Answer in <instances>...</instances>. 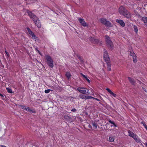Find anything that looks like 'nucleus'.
Returning <instances> with one entry per match:
<instances>
[{
    "mask_svg": "<svg viewBox=\"0 0 147 147\" xmlns=\"http://www.w3.org/2000/svg\"><path fill=\"white\" fill-rule=\"evenodd\" d=\"M106 26L108 27H111L112 26L111 24V23L108 21H107L105 24Z\"/></svg>",
    "mask_w": 147,
    "mask_h": 147,
    "instance_id": "nucleus-17",
    "label": "nucleus"
},
{
    "mask_svg": "<svg viewBox=\"0 0 147 147\" xmlns=\"http://www.w3.org/2000/svg\"><path fill=\"white\" fill-rule=\"evenodd\" d=\"M133 60L134 62H136L137 61V58L136 55L133 57Z\"/></svg>",
    "mask_w": 147,
    "mask_h": 147,
    "instance_id": "nucleus-26",
    "label": "nucleus"
},
{
    "mask_svg": "<svg viewBox=\"0 0 147 147\" xmlns=\"http://www.w3.org/2000/svg\"><path fill=\"white\" fill-rule=\"evenodd\" d=\"M93 98L94 100H97L98 101V99L96 98H94L93 97Z\"/></svg>",
    "mask_w": 147,
    "mask_h": 147,
    "instance_id": "nucleus-36",
    "label": "nucleus"
},
{
    "mask_svg": "<svg viewBox=\"0 0 147 147\" xmlns=\"http://www.w3.org/2000/svg\"><path fill=\"white\" fill-rule=\"evenodd\" d=\"M66 76L67 78L69 79L71 76V74L69 72H67L66 73Z\"/></svg>",
    "mask_w": 147,
    "mask_h": 147,
    "instance_id": "nucleus-22",
    "label": "nucleus"
},
{
    "mask_svg": "<svg viewBox=\"0 0 147 147\" xmlns=\"http://www.w3.org/2000/svg\"><path fill=\"white\" fill-rule=\"evenodd\" d=\"M36 52H38L40 55H41L42 56V55L40 53V52L37 49H36Z\"/></svg>",
    "mask_w": 147,
    "mask_h": 147,
    "instance_id": "nucleus-33",
    "label": "nucleus"
},
{
    "mask_svg": "<svg viewBox=\"0 0 147 147\" xmlns=\"http://www.w3.org/2000/svg\"><path fill=\"white\" fill-rule=\"evenodd\" d=\"M90 40L92 42L96 43H97L98 41V40L95 39L93 37H91L90 38Z\"/></svg>",
    "mask_w": 147,
    "mask_h": 147,
    "instance_id": "nucleus-14",
    "label": "nucleus"
},
{
    "mask_svg": "<svg viewBox=\"0 0 147 147\" xmlns=\"http://www.w3.org/2000/svg\"><path fill=\"white\" fill-rule=\"evenodd\" d=\"M71 111L73 112H76V110L75 109H73L72 110H71Z\"/></svg>",
    "mask_w": 147,
    "mask_h": 147,
    "instance_id": "nucleus-34",
    "label": "nucleus"
},
{
    "mask_svg": "<svg viewBox=\"0 0 147 147\" xmlns=\"http://www.w3.org/2000/svg\"><path fill=\"white\" fill-rule=\"evenodd\" d=\"M105 40L108 47L110 50H112L113 48V45L109 36L106 35L105 36Z\"/></svg>",
    "mask_w": 147,
    "mask_h": 147,
    "instance_id": "nucleus-3",
    "label": "nucleus"
},
{
    "mask_svg": "<svg viewBox=\"0 0 147 147\" xmlns=\"http://www.w3.org/2000/svg\"><path fill=\"white\" fill-rule=\"evenodd\" d=\"M100 21L102 23L105 24L106 23L107 20H106L104 18H102L100 19Z\"/></svg>",
    "mask_w": 147,
    "mask_h": 147,
    "instance_id": "nucleus-15",
    "label": "nucleus"
},
{
    "mask_svg": "<svg viewBox=\"0 0 147 147\" xmlns=\"http://www.w3.org/2000/svg\"><path fill=\"white\" fill-rule=\"evenodd\" d=\"M81 74L82 77L84 78L89 83H90V81L88 77L82 74Z\"/></svg>",
    "mask_w": 147,
    "mask_h": 147,
    "instance_id": "nucleus-16",
    "label": "nucleus"
},
{
    "mask_svg": "<svg viewBox=\"0 0 147 147\" xmlns=\"http://www.w3.org/2000/svg\"><path fill=\"white\" fill-rule=\"evenodd\" d=\"M107 63V67L108 68V69L110 71L111 70V65L110 63V61L109 62H106Z\"/></svg>",
    "mask_w": 147,
    "mask_h": 147,
    "instance_id": "nucleus-20",
    "label": "nucleus"
},
{
    "mask_svg": "<svg viewBox=\"0 0 147 147\" xmlns=\"http://www.w3.org/2000/svg\"><path fill=\"white\" fill-rule=\"evenodd\" d=\"M79 97L81 98L86 99V96L82 94H80L79 95Z\"/></svg>",
    "mask_w": 147,
    "mask_h": 147,
    "instance_id": "nucleus-23",
    "label": "nucleus"
},
{
    "mask_svg": "<svg viewBox=\"0 0 147 147\" xmlns=\"http://www.w3.org/2000/svg\"><path fill=\"white\" fill-rule=\"evenodd\" d=\"M27 30L28 32L31 36L32 38L34 39L35 41H36L37 39V38L35 35L34 34L33 32L31 31L30 29L29 28H27Z\"/></svg>",
    "mask_w": 147,
    "mask_h": 147,
    "instance_id": "nucleus-8",
    "label": "nucleus"
},
{
    "mask_svg": "<svg viewBox=\"0 0 147 147\" xmlns=\"http://www.w3.org/2000/svg\"><path fill=\"white\" fill-rule=\"evenodd\" d=\"M128 133L129 134V136L133 138H134V137L136 136L133 132H131L130 131H128Z\"/></svg>",
    "mask_w": 147,
    "mask_h": 147,
    "instance_id": "nucleus-12",
    "label": "nucleus"
},
{
    "mask_svg": "<svg viewBox=\"0 0 147 147\" xmlns=\"http://www.w3.org/2000/svg\"><path fill=\"white\" fill-rule=\"evenodd\" d=\"M6 89L8 92L9 93H12V90L11 88H6Z\"/></svg>",
    "mask_w": 147,
    "mask_h": 147,
    "instance_id": "nucleus-24",
    "label": "nucleus"
},
{
    "mask_svg": "<svg viewBox=\"0 0 147 147\" xmlns=\"http://www.w3.org/2000/svg\"><path fill=\"white\" fill-rule=\"evenodd\" d=\"M27 12L30 18L32 19L37 27L39 28L41 27V24L37 18L30 11H27Z\"/></svg>",
    "mask_w": 147,
    "mask_h": 147,
    "instance_id": "nucleus-1",
    "label": "nucleus"
},
{
    "mask_svg": "<svg viewBox=\"0 0 147 147\" xmlns=\"http://www.w3.org/2000/svg\"><path fill=\"white\" fill-rule=\"evenodd\" d=\"M146 146L147 147V143H146Z\"/></svg>",
    "mask_w": 147,
    "mask_h": 147,
    "instance_id": "nucleus-39",
    "label": "nucleus"
},
{
    "mask_svg": "<svg viewBox=\"0 0 147 147\" xmlns=\"http://www.w3.org/2000/svg\"><path fill=\"white\" fill-rule=\"evenodd\" d=\"M92 126L94 128H96L97 127L96 124L94 123H92Z\"/></svg>",
    "mask_w": 147,
    "mask_h": 147,
    "instance_id": "nucleus-31",
    "label": "nucleus"
},
{
    "mask_svg": "<svg viewBox=\"0 0 147 147\" xmlns=\"http://www.w3.org/2000/svg\"><path fill=\"white\" fill-rule=\"evenodd\" d=\"M128 80L129 81V82L131 83L132 84H134V79L131 78L129 77H128Z\"/></svg>",
    "mask_w": 147,
    "mask_h": 147,
    "instance_id": "nucleus-21",
    "label": "nucleus"
},
{
    "mask_svg": "<svg viewBox=\"0 0 147 147\" xmlns=\"http://www.w3.org/2000/svg\"><path fill=\"white\" fill-rule=\"evenodd\" d=\"M134 31L136 33H137L138 31V28L136 26H134Z\"/></svg>",
    "mask_w": 147,
    "mask_h": 147,
    "instance_id": "nucleus-25",
    "label": "nucleus"
},
{
    "mask_svg": "<svg viewBox=\"0 0 147 147\" xmlns=\"http://www.w3.org/2000/svg\"><path fill=\"white\" fill-rule=\"evenodd\" d=\"M109 122L111 123V124H112L113 125H114V126H115V127H116L117 126L115 124V123H114L113 121H112L111 120H109Z\"/></svg>",
    "mask_w": 147,
    "mask_h": 147,
    "instance_id": "nucleus-30",
    "label": "nucleus"
},
{
    "mask_svg": "<svg viewBox=\"0 0 147 147\" xmlns=\"http://www.w3.org/2000/svg\"><path fill=\"white\" fill-rule=\"evenodd\" d=\"M143 90L145 91L146 92H147V90H145V89H143Z\"/></svg>",
    "mask_w": 147,
    "mask_h": 147,
    "instance_id": "nucleus-38",
    "label": "nucleus"
},
{
    "mask_svg": "<svg viewBox=\"0 0 147 147\" xmlns=\"http://www.w3.org/2000/svg\"><path fill=\"white\" fill-rule=\"evenodd\" d=\"M45 58L47 60L48 64L51 67L53 68L54 66L53 61L51 57L49 55H47L45 56Z\"/></svg>",
    "mask_w": 147,
    "mask_h": 147,
    "instance_id": "nucleus-4",
    "label": "nucleus"
},
{
    "mask_svg": "<svg viewBox=\"0 0 147 147\" xmlns=\"http://www.w3.org/2000/svg\"><path fill=\"white\" fill-rule=\"evenodd\" d=\"M103 58L106 62H108L110 61V59L109 56L108 52L105 49L104 50Z\"/></svg>",
    "mask_w": 147,
    "mask_h": 147,
    "instance_id": "nucleus-6",
    "label": "nucleus"
},
{
    "mask_svg": "<svg viewBox=\"0 0 147 147\" xmlns=\"http://www.w3.org/2000/svg\"><path fill=\"white\" fill-rule=\"evenodd\" d=\"M5 52L6 53V54H7V52L6 51H5Z\"/></svg>",
    "mask_w": 147,
    "mask_h": 147,
    "instance_id": "nucleus-41",
    "label": "nucleus"
},
{
    "mask_svg": "<svg viewBox=\"0 0 147 147\" xmlns=\"http://www.w3.org/2000/svg\"><path fill=\"white\" fill-rule=\"evenodd\" d=\"M77 90L83 94H90L89 90L85 88L79 87L77 88Z\"/></svg>",
    "mask_w": 147,
    "mask_h": 147,
    "instance_id": "nucleus-5",
    "label": "nucleus"
},
{
    "mask_svg": "<svg viewBox=\"0 0 147 147\" xmlns=\"http://www.w3.org/2000/svg\"><path fill=\"white\" fill-rule=\"evenodd\" d=\"M129 55L132 57H133L135 55H136L135 53H134V52L132 50H131L130 51H129Z\"/></svg>",
    "mask_w": 147,
    "mask_h": 147,
    "instance_id": "nucleus-18",
    "label": "nucleus"
},
{
    "mask_svg": "<svg viewBox=\"0 0 147 147\" xmlns=\"http://www.w3.org/2000/svg\"><path fill=\"white\" fill-rule=\"evenodd\" d=\"M93 98V97L91 96H86V99H88Z\"/></svg>",
    "mask_w": 147,
    "mask_h": 147,
    "instance_id": "nucleus-29",
    "label": "nucleus"
},
{
    "mask_svg": "<svg viewBox=\"0 0 147 147\" xmlns=\"http://www.w3.org/2000/svg\"><path fill=\"white\" fill-rule=\"evenodd\" d=\"M141 123L142 124L143 126H144V127L147 130V126L145 124L144 122H141Z\"/></svg>",
    "mask_w": 147,
    "mask_h": 147,
    "instance_id": "nucleus-28",
    "label": "nucleus"
},
{
    "mask_svg": "<svg viewBox=\"0 0 147 147\" xmlns=\"http://www.w3.org/2000/svg\"><path fill=\"white\" fill-rule=\"evenodd\" d=\"M0 96H3V95H2L1 94H0Z\"/></svg>",
    "mask_w": 147,
    "mask_h": 147,
    "instance_id": "nucleus-40",
    "label": "nucleus"
},
{
    "mask_svg": "<svg viewBox=\"0 0 147 147\" xmlns=\"http://www.w3.org/2000/svg\"><path fill=\"white\" fill-rule=\"evenodd\" d=\"M119 11L121 14L127 18H130L131 17V14L123 6H121L119 8Z\"/></svg>",
    "mask_w": 147,
    "mask_h": 147,
    "instance_id": "nucleus-2",
    "label": "nucleus"
},
{
    "mask_svg": "<svg viewBox=\"0 0 147 147\" xmlns=\"http://www.w3.org/2000/svg\"><path fill=\"white\" fill-rule=\"evenodd\" d=\"M106 90L111 94V96H113L114 97H115L116 96V95L113 93L110 89L107 88H106Z\"/></svg>",
    "mask_w": 147,
    "mask_h": 147,
    "instance_id": "nucleus-11",
    "label": "nucleus"
},
{
    "mask_svg": "<svg viewBox=\"0 0 147 147\" xmlns=\"http://www.w3.org/2000/svg\"><path fill=\"white\" fill-rule=\"evenodd\" d=\"M131 50H132L131 48H130L129 49L128 51L129 50V51H131Z\"/></svg>",
    "mask_w": 147,
    "mask_h": 147,
    "instance_id": "nucleus-37",
    "label": "nucleus"
},
{
    "mask_svg": "<svg viewBox=\"0 0 147 147\" xmlns=\"http://www.w3.org/2000/svg\"><path fill=\"white\" fill-rule=\"evenodd\" d=\"M51 90L50 89L47 90H45V92L46 93H48L50 92Z\"/></svg>",
    "mask_w": 147,
    "mask_h": 147,
    "instance_id": "nucleus-32",
    "label": "nucleus"
},
{
    "mask_svg": "<svg viewBox=\"0 0 147 147\" xmlns=\"http://www.w3.org/2000/svg\"><path fill=\"white\" fill-rule=\"evenodd\" d=\"M79 22L84 26H87V24L85 22L84 20L82 18H79L78 19Z\"/></svg>",
    "mask_w": 147,
    "mask_h": 147,
    "instance_id": "nucleus-9",
    "label": "nucleus"
},
{
    "mask_svg": "<svg viewBox=\"0 0 147 147\" xmlns=\"http://www.w3.org/2000/svg\"><path fill=\"white\" fill-rule=\"evenodd\" d=\"M141 20L144 23H147V18L146 17H143L142 18Z\"/></svg>",
    "mask_w": 147,
    "mask_h": 147,
    "instance_id": "nucleus-19",
    "label": "nucleus"
},
{
    "mask_svg": "<svg viewBox=\"0 0 147 147\" xmlns=\"http://www.w3.org/2000/svg\"><path fill=\"white\" fill-rule=\"evenodd\" d=\"M116 22L122 26H125V23L123 20H117Z\"/></svg>",
    "mask_w": 147,
    "mask_h": 147,
    "instance_id": "nucleus-10",
    "label": "nucleus"
},
{
    "mask_svg": "<svg viewBox=\"0 0 147 147\" xmlns=\"http://www.w3.org/2000/svg\"><path fill=\"white\" fill-rule=\"evenodd\" d=\"M21 108L27 111H28L30 112L33 113H36L34 109H30L28 107H26L24 106H21Z\"/></svg>",
    "mask_w": 147,
    "mask_h": 147,
    "instance_id": "nucleus-7",
    "label": "nucleus"
},
{
    "mask_svg": "<svg viewBox=\"0 0 147 147\" xmlns=\"http://www.w3.org/2000/svg\"><path fill=\"white\" fill-rule=\"evenodd\" d=\"M133 138L135 140L136 142L138 143H140L141 141L136 136Z\"/></svg>",
    "mask_w": 147,
    "mask_h": 147,
    "instance_id": "nucleus-13",
    "label": "nucleus"
},
{
    "mask_svg": "<svg viewBox=\"0 0 147 147\" xmlns=\"http://www.w3.org/2000/svg\"><path fill=\"white\" fill-rule=\"evenodd\" d=\"M109 141L111 142H112L114 141V139L113 137H110L109 138Z\"/></svg>",
    "mask_w": 147,
    "mask_h": 147,
    "instance_id": "nucleus-27",
    "label": "nucleus"
},
{
    "mask_svg": "<svg viewBox=\"0 0 147 147\" xmlns=\"http://www.w3.org/2000/svg\"><path fill=\"white\" fill-rule=\"evenodd\" d=\"M0 147H6V146L3 145H0Z\"/></svg>",
    "mask_w": 147,
    "mask_h": 147,
    "instance_id": "nucleus-35",
    "label": "nucleus"
}]
</instances>
